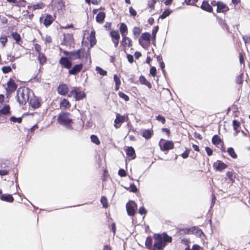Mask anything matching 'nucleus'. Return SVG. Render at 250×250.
Instances as JSON below:
<instances>
[{"instance_id": "nucleus-1", "label": "nucleus", "mask_w": 250, "mask_h": 250, "mask_svg": "<svg viewBox=\"0 0 250 250\" xmlns=\"http://www.w3.org/2000/svg\"><path fill=\"white\" fill-rule=\"evenodd\" d=\"M172 241V237L166 232L154 233L152 237L151 236L146 237L145 246L148 250H164L167 243Z\"/></svg>"}, {"instance_id": "nucleus-2", "label": "nucleus", "mask_w": 250, "mask_h": 250, "mask_svg": "<svg viewBox=\"0 0 250 250\" xmlns=\"http://www.w3.org/2000/svg\"><path fill=\"white\" fill-rule=\"evenodd\" d=\"M31 94L34 95L31 89L26 86H21L17 92V101L20 104L25 105L29 101Z\"/></svg>"}, {"instance_id": "nucleus-3", "label": "nucleus", "mask_w": 250, "mask_h": 250, "mask_svg": "<svg viewBox=\"0 0 250 250\" xmlns=\"http://www.w3.org/2000/svg\"><path fill=\"white\" fill-rule=\"evenodd\" d=\"M71 114L69 112H62L59 114L57 118L58 123L62 125L65 126L69 129H72L71 124L73 123V120L70 118Z\"/></svg>"}, {"instance_id": "nucleus-4", "label": "nucleus", "mask_w": 250, "mask_h": 250, "mask_svg": "<svg viewBox=\"0 0 250 250\" xmlns=\"http://www.w3.org/2000/svg\"><path fill=\"white\" fill-rule=\"evenodd\" d=\"M68 97H73L75 101H80L84 99L86 97V94L84 91L81 90L79 87H73L67 95Z\"/></svg>"}, {"instance_id": "nucleus-5", "label": "nucleus", "mask_w": 250, "mask_h": 250, "mask_svg": "<svg viewBox=\"0 0 250 250\" xmlns=\"http://www.w3.org/2000/svg\"><path fill=\"white\" fill-rule=\"evenodd\" d=\"M69 54L74 59L83 60L84 58L87 60L88 57L90 59V53L85 52V50L84 48L70 52Z\"/></svg>"}, {"instance_id": "nucleus-6", "label": "nucleus", "mask_w": 250, "mask_h": 250, "mask_svg": "<svg viewBox=\"0 0 250 250\" xmlns=\"http://www.w3.org/2000/svg\"><path fill=\"white\" fill-rule=\"evenodd\" d=\"M128 121H129L128 114H126L122 115L120 113H116V118L114 121V126L116 129L119 128L122 124Z\"/></svg>"}, {"instance_id": "nucleus-7", "label": "nucleus", "mask_w": 250, "mask_h": 250, "mask_svg": "<svg viewBox=\"0 0 250 250\" xmlns=\"http://www.w3.org/2000/svg\"><path fill=\"white\" fill-rule=\"evenodd\" d=\"M151 38V36L149 33H143L139 38V43L144 48L148 47L150 44Z\"/></svg>"}, {"instance_id": "nucleus-8", "label": "nucleus", "mask_w": 250, "mask_h": 250, "mask_svg": "<svg viewBox=\"0 0 250 250\" xmlns=\"http://www.w3.org/2000/svg\"><path fill=\"white\" fill-rule=\"evenodd\" d=\"M160 149L163 151H168L174 147V144L173 141L165 140L161 139L159 143Z\"/></svg>"}, {"instance_id": "nucleus-9", "label": "nucleus", "mask_w": 250, "mask_h": 250, "mask_svg": "<svg viewBox=\"0 0 250 250\" xmlns=\"http://www.w3.org/2000/svg\"><path fill=\"white\" fill-rule=\"evenodd\" d=\"M109 35L111 38V41L114 43V47L117 48L118 46L120 35L118 30H111L109 33Z\"/></svg>"}, {"instance_id": "nucleus-10", "label": "nucleus", "mask_w": 250, "mask_h": 250, "mask_svg": "<svg viewBox=\"0 0 250 250\" xmlns=\"http://www.w3.org/2000/svg\"><path fill=\"white\" fill-rule=\"evenodd\" d=\"M83 63L76 64L69 69L68 74L70 75L76 76L83 70Z\"/></svg>"}, {"instance_id": "nucleus-11", "label": "nucleus", "mask_w": 250, "mask_h": 250, "mask_svg": "<svg viewBox=\"0 0 250 250\" xmlns=\"http://www.w3.org/2000/svg\"><path fill=\"white\" fill-rule=\"evenodd\" d=\"M17 86L18 85L15 81L13 79L10 78L7 83L6 92L9 94H12L16 90Z\"/></svg>"}, {"instance_id": "nucleus-12", "label": "nucleus", "mask_w": 250, "mask_h": 250, "mask_svg": "<svg viewBox=\"0 0 250 250\" xmlns=\"http://www.w3.org/2000/svg\"><path fill=\"white\" fill-rule=\"evenodd\" d=\"M122 37L121 44L123 47L124 51L125 52L127 48L130 47L133 45L132 41L127 36H122Z\"/></svg>"}, {"instance_id": "nucleus-13", "label": "nucleus", "mask_w": 250, "mask_h": 250, "mask_svg": "<svg viewBox=\"0 0 250 250\" xmlns=\"http://www.w3.org/2000/svg\"><path fill=\"white\" fill-rule=\"evenodd\" d=\"M190 232L192 233L195 232L198 234L203 233L202 230L196 227H193L190 229H181L179 231V232L181 234H189Z\"/></svg>"}, {"instance_id": "nucleus-14", "label": "nucleus", "mask_w": 250, "mask_h": 250, "mask_svg": "<svg viewBox=\"0 0 250 250\" xmlns=\"http://www.w3.org/2000/svg\"><path fill=\"white\" fill-rule=\"evenodd\" d=\"M41 102L40 98L34 96L30 99L29 104L33 108L37 109L41 106Z\"/></svg>"}, {"instance_id": "nucleus-15", "label": "nucleus", "mask_w": 250, "mask_h": 250, "mask_svg": "<svg viewBox=\"0 0 250 250\" xmlns=\"http://www.w3.org/2000/svg\"><path fill=\"white\" fill-rule=\"evenodd\" d=\"M229 7L226 3L221 1H218L216 9L217 13H222L225 14L229 11Z\"/></svg>"}, {"instance_id": "nucleus-16", "label": "nucleus", "mask_w": 250, "mask_h": 250, "mask_svg": "<svg viewBox=\"0 0 250 250\" xmlns=\"http://www.w3.org/2000/svg\"><path fill=\"white\" fill-rule=\"evenodd\" d=\"M59 63L62 67L69 69L72 66V62L66 57H62L59 60Z\"/></svg>"}, {"instance_id": "nucleus-17", "label": "nucleus", "mask_w": 250, "mask_h": 250, "mask_svg": "<svg viewBox=\"0 0 250 250\" xmlns=\"http://www.w3.org/2000/svg\"><path fill=\"white\" fill-rule=\"evenodd\" d=\"M57 91L60 95L62 96L68 95L69 92L68 86L65 83H60L57 87Z\"/></svg>"}, {"instance_id": "nucleus-18", "label": "nucleus", "mask_w": 250, "mask_h": 250, "mask_svg": "<svg viewBox=\"0 0 250 250\" xmlns=\"http://www.w3.org/2000/svg\"><path fill=\"white\" fill-rule=\"evenodd\" d=\"M133 205H136L134 202L131 201L130 203H127L126 205L127 214L130 216H134L136 213Z\"/></svg>"}, {"instance_id": "nucleus-19", "label": "nucleus", "mask_w": 250, "mask_h": 250, "mask_svg": "<svg viewBox=\"0 0 250 250\" xmlns=\"http://www.w3.org/2000/svg\"><path fill=\"white\" fill-rule=\"evenodd\" d=\"M200 7L203 10H204L206 12L209 13H211L213 12V8L212 6L209 4L208 1L207 0H204L202 1Z\"/></svg>"}, {"instance_id": "nucleus-20", "label": "nucleus", "mask_w": 250, "mask_h": 250, "mask_svg": "<svg viewBox=\"0 0 250 250\" xmlns=\"http://www.w3.org/2000/svg\"><path fill=\"white\" fill-rule=\"evenodd\" d=\"M213 167L216 170L221 171L226 169L228 166L221 161L218 160L213 164Z\"/></svg>"}, {"instance_id": "nucleus-21", "label": "nucleus", "mask_w": 250, "mask_h": 250, "mask_svg": "<svg viewBox=\"0 0 250 250\" xmlns=\"http://www.w3.org/2000/svg\"><path fill=\"white\" fill-rule=\"evenodd\" d=\"M126 155L130 158L131 159L133 160L136 158L135 151L133 147L127 146L126 149H125Z\"/></svg>"}, {"instance_id": "nucleus-22", "label": "nucleus", "mask_w": 250, "mask_h": 250, "mask_svg": "<svg viewBox=\"0 0 250 250\" xmlns=\"http://www.w3.org/2000/svg\"><path fill=\"white\" fill-rule=\"evenodd\" d=\"M0 199L2 201L8 203H13L14 201V198L11 194H2L0 196Z\"/></svg>"}, {"instance_id": "nucleus-23", "label": "nucleus", "mask_w": 250, "mask_h": 250, "mask_svg": "<svg viewBox=\"0 0 250 250\" xmlns=\"http://www.w3.org/2000/svg\"><path fill=\"white\" fill-rule=\"evenodd\" d=\"M71 104L68 99L63 98L60 103V107L64 109H69Z\"/></svg>"}, {"instance_id": "nucleus-24", "label": "nucleus", "mask_w": 250, "mask_h": 250, "mask_svg": "<svg viewBox=\"0 0 250 250\" xmlns=\"http://www.w3.org/2000/svg\"><path fill=\"white\" fill-rule=\"evenodd\" d=\"M54 21V18L50 14H47L43 21V24L46 26L48 27Z\"/></svg>"}, {"instance_id": "nucleus-25", "label": "nucleus", "mask_w": 250, "mask_h": 250, "mask_svg": "<svg viewBox=\"0 0 250 250\" xmlns=\"http://www.w3.org/2000/svg\"><path fill=\"white\" fill-rule=\"evenodd\" d=\"M106 14L104 12H99L96 17V21L97 22L102 24L104 21L105 18Z\"/></svg>"}, {"instance_id": "nucleus-26", "label": "nucleus", "mask_w": 250, "mask_h": 250, "mask_svg": "<svg viewBox=\"0 0 250 250\" xmlns=\"http://www.w3.org/2000/svg\"><path fill=\"white\" fill-rule=\"evenodd\" d=\"M153 130L152 129H145L142 132V135L146 139H150L153 135Z\"/></svg>"}, {"instance_id": "nucleus-27", "label": "nucleus", "mask_w": 250, "mask_h": 250, "mask_svg": "<svg viewBox=\"0 0 250 250\" xmlns=\"http://www.w3.org/2000/svg\"><path fill=\"white\" fill-rule=\"evenodd\" d=\"M232 125L233 129L235 132V135H237L240 132L241 130L240 122L237 120H234L232 122Z\"/></svg>"}, {"instance_id": "nucleus-28", "label": "nucleus", "mask_w": 250, "mask_h": 250, "mask_svg": "<svg viewBox=\"0 0 250 250\" xmlns=\"http://www.w3.org/2000/svg\"><path fill=\"white\" fill-rule=\"evenodd\" d=\"M119 30L122 36H127L128 34V28L125 23H121L120 24Z\"/></svg>"}, {"instance_id": "nucleus-29", "label": "nucleus", "mask_w": 250, "mask_h": 250, "mask_svg": "<svg viewBox=\"0 0 250 250\" xmlns=\"http://www.w3.org/2000/svg\"><path fill=\"white\" fill-rule=\"evenodd\" d=\"M38 60L40 65L42 66L46 63L47 59L44 53H42L38 54Z\"/></svg>"}, {"instance_id": "nucleus-30", "label": "nucleus", "mask_w": 250, "mask_h": 250, "mask_svg": "<svg viewBox=\"0 0 250 250\" xmlns=\"http://www.w3.org/2000/svg\"><path fill=\"white\" fill-rule=\"evenodd\" d=\"M212 143L216 146H217L219 145L220 143H222V144H224V142H223L222 140L221 139L220 137L218 135H215L213 136L211 139Z\"/></svg>"}, {"instance_id": "nucleus-31", "label": "nucleus", "mask_w": 250, "mask_h": 250, "mask_svg": "<svg viewBox=\"0 0 250 250\" xmlns=\"http://www.w3.org/2000/svg\"><path fill=\"white\" fill-rule=\"evenodd\" d=\"M139 80L141 84L147 86L149 88L152 87L151 83L148 82L143 75H141L139 77Z\"/></svg>"}, {"instance_id": "nucleus-32", "label": "nucleus", "mask_w": 250, "mask_h": 250, "mask_svg": "<svg viewBox=\"0 0 250 250\" xmlns=\"http://www.w3.org/2000/svg\"><path fill=\"white\" fill-rule=\"evenodd\" d=\"M10 114V106L9 105H5L3 108L0 109V116L6 115Z\"/></svg>"}, {"instance_id": "nucleus-33", "label": "nucleus", "mask_w": 250, "mask_h": 250, "mask_svg": "<svg viewBox=\"0 0 250 250\" xmlns=\"http://www.w3.org/2000/svg\"><path fill=\"white\" fill-rule=\"evenodd\" d=\"M89 41L90 42V47H93L94 45L96 44V40L95 38V31H93L91 32Z\"/></svg>"}, {"instance_id": "nucleus-34", "label": "nucleus", "mask_w": 250, "mask_h": 250, "mask_svg": "<svg viewBox=\"0 0 250 250\" xmlns=\"http://www.w3.org/2000/svg\"><path fill=\"white\" fill-rule=\"evenodd\" d=\"M142 31V28L138 26H134L132 29V33L134 38H138L141 33Z\"/></svg>"}, {"instance_id": "nucleus-35", "label": "nucleus", "mask_w": 250, "mask_h": 250, "mask_svg": "<svg viewBox=\"0 0 250 250\" xmlns=\"http://www.w3.org/2000/svg\"><path fill=\"white\" fill-rule=\"evenodd\" d=\"M227 152L229 155L233 159H236L237 158V155L235 153L233 148L230 147L227 149Z\"/></svg>"}, {"instance_id": "nucleus-36", "label": "nucleus", "mask_w": 250, "mask_h": 250, "mask_svg": "<svg viewBox=\"0 0 250 250\" xmlns=\"http://www.w3.org/2000/svg\"><path fill=\"white\" fill-rule=\"evenodd\" d=\"M244 74L241 73L238 76L236 77L235 82L242 86L243 83Z\"/></svg>"}, {"instance_id": "nucleus-37", "label": "nucleus", "mask_w": 250, "mask_h": 250, "mask_svg": "<svg viewBox=\"0 0 250 250\" xmlns=\"http://www.w3.org/2000/svg\"><path fill=\"white\" fill-rule=\"evenodd\" d=\"M101 203L104 208H106L108 207V200L107 198L104 196H102L101 198Z\"/></svg>"}, {"instance_id": "nucleus-38", "label": "nucleus", "mask_w": 250, "mask_h": 250, "mask_svg": "<svg viewBox=\"0 0 250 250\" xmlns=\"http://www.w3.org/2000/svg\"><path fill=\"white\" fill-rule=\"evenodd\" d=\"M227 176L232 183H233L235 181L234 172L233 170L228 171L227 173Z\"/></svg>"}, {"instance_id": "nucleus-39", "label": "nucleus", "mask_w": 250, "mask_h": 250, "mask_svg": "<svg viewBox=\"0 0 250 250\" xmlns=\"http://www.w3.org/2000/svg\"><path fill=\"white\" fill-rule=\"evenodd\" d=\"M90 139L92 143L95 144L97 145H100L101 144L100 141L98 137L95 135H91L90 136Z\"/></svg>"}, {"instance_id": "nucleus-40", "label": "nucleus", "mask_w": 250, "mask_h": 250, "mask_svg": "<svg viewBox=\"0 0 250 250\" xmlns=\"http://www.w3.org/2000/svg\"><path fill=\"white\" fill-rule=\"evenodd\" d=\"M9 120L13 123H21L22 122V118L21 117L17 118L15 116H12L10 118Z\"/></svg>"}, {"instance_id": "nucleus-41", "label": "nucleus", "mask_w": 250, "mask_h": 250, "mask_svg": "<svg viewBox=\"0 0 250 250\" xmlns=\"http://www.w3.org/2000/svg\"><path fill=\"white\" fill-rule=\"evenodd\" d=\"M45 4L43 2H40L35 4H34L32 6L33 10H35L37 9H41L44 7Z\"/></svg>"}, {"instance_id": "nucleus-42", "label": "nucleus", "mask_w": 250, "mask_h": 250, "mask_svg": "<svg viewBox=\"0 0 250 250\" xmlns=\"http://www.w3.org/2000/svg\"><path fill=\"white\" fill-rule=\"evenodd\" d=\"M12 36L13 39L17 43L19 42L21 40V36L17 32H14L12 34Z\"/></svg>"}, {"instance_id": "nucleus-43", "label": "nucleus", "mask_w": 250, "mask_h": 250, "mask_svg": "<svg viewBox=\"0 0 250 250\" xmlns=\"http://www.w3.org/2000/svg\"><path fill=\"white\" fill-rule=\"evenodd\" d=\"M96 70L97 72L101 75L103 76H106L107 75V72L101 68L100 67L97 66L96 68Z\"/></svg>"}, {"instance_id": "nucleus-44", "label": "nucleus", "mask_w": 250, "mask_h": 250, "mask_svg": "<svg viewBox=\"0 0 250 250\" xmlns=\"http://www.w3.org/2000/svg\"><path fill=\"white\" fill-rule=\"evenodd\" d=\"M7 37L5 35L1 36L0 37V43L2 44V47H4L7 42Z\"/></svg>"}, {"instance_id": "nucleus-45", "label": "nucleus", "mask_w": 250, "mask_h": 250, "mask_svg": "<svg viewBox=\"0 0 250 250\" xmlns=\"http://www.w3.org/2000/svg\"><path fill=\"white\" fill-rule=\"evenodd\" d=\"M156 3V0H149L148 1L147 6L152 10L154 9V5Z\"/></svg>"}, {"instance_id": "nucleus-46", "label": "nucleus", "mask_w": 250, "mask_h": 250, "mask_svg": "<svg viewBox=\"0 0 250 250\" xmlns=\"http://www.w3.org/2000/svg\"><path fill=\"white\" fill-rule=\"evenodd\" d=\"M118 95L120 97V98L124 99L126 102L129 100V97L127 95H126L125 93H123V92L120 91L118 93Z\"/></svg>"}, {"instance_id": "nucleus-47", "label": "nucleus", "mask_w": 250, "mask_h": 250, "mask_svg": "<svg viewBox=\"0 0 250 250\" xmlns=\"http://www.w3.org/2000/svg\"><path fill=\"white\" fill-rule=\"evenodd\" d=\"M159 30L158 26H154L152 31V38L154 41L156 40V34Z\"/></svg>"}, {"instance_id": "nucleus-48", "label": "nucleus", "mask_w": 250, "mask_h": 250, "mask_svg": "<svg viewBox=\"0 0 250 250\" xmlns=\"http://www.w3.org/2000/svg\"><path fill=\"white\" fill-rule=\"evenodd\" d=\"M191 149L189 148H186L185 151L181 154V156L183 159L187 158L190 153Z\"/></svg>"}, {"instance_id": "nucleus-49", "label": "nucleus", "mask_w": 250, "mask_h": 250, "mask_svg": "<svg viewBox=\"0 0 250 250\" xmlns=\"http://www.w3.org/2000/svg\"><path fill=\"white\" fill-rule=\"evenodd\" d=\"M171 11L169 10H165L162 15L160 16V18L162 19H165L167 16H168L170 14Z\"/></svg>"}, {"instance_id": "nucleus-50", "label": "nucleus", "mask_w": 250, "mask_h": 250, "mask_svg": "<svg viewBox=\"0 0 250 250\" xmlns=\"http://www.w3.org/2000/svg\"><path fill=\"white\" fill-rule=\"evenodd\" d=\"M1 70L4 74H7L12 71V68L9 66H3Z\"/></svg>"}, {"instance_id": "nucleus-51", "label": "nucleus", "mask_w": 250, "mask_h": 250, "mask_svg": "<svg viewBox=\"0 0 250 250\" xmlns=\"http://www.w3.org/2000/svg\"><path fill=\"white\" fill-rule=\"evenodd\" d=\"M129 12L130 13V15L133 18L137 15L136 11L132 6L129 7Z\"/></svg>"}, {"instance_id": "nucleus-52", "label": "nucleus", "mask_w": 250, "mask_h": 250, "mask_svg": "<svg viewBox=\"0 0 250 250\" xmlns=\"http://www.w3.org/2000/svg\"><path fill=\"white\" fill-rule=\"evenodd\" d=\"M220 24L222 26V28L226 29L228 31L229 30V27L227 25L225 20H221L220 21Z\"/></svg>"}, {"instance_id": "nucleus-53", "label": "nucleus", "mask_w": 250, "mask_h": 250, "mask_svg": "<svg viewBox=\"0 0 250 250\" xmlns=\"http://www.w3.org/2000/svg\"><path fill=\"white\" fill-rule=\"evenodd\" d=\"M34 48L36 52L39 54L40 53H42V47L38 43H35L34 44Z\"/></svg>"}, {"instance_id": "nucleus-54", "label": "nucleus", "mask_w": 250, "mask_h": 250, "mask_svg": "<svg viewBox=\"0 0 250 250\" xmlns=\"http://www.w3.org/2000/svg\"><path fill=\"white\" fill-rule=\"evenodd\" d=\"M129 191L134 193H136L138 191V189L134 184H130Z\"/></svg>"}, {"instance_id": "nucleus-55", "label": "nucleus", "mask_w": 250, "mask_h": 250, "mask_svg": "<svg viewBox=\"0 0 250 250\" xmlns=\"http://www.w3.org/2000/svg\"><path fill=\"white\" fill-rule=\"evenodd\" d=\"M197 1L198 0H185V2L187 5H196Z\"/></svg>"}, {"instance_id": "nucleus-56", "label": "nucleus", "mask_w": 250, "mask_h": 250, "mask_svg": "<svg viewBox=\"0 0 250 250\" xmlns=\"http://www.w3.org/2000/svg\"><path fill=\"white\" fill-rule=\"evenodd\" d=\"M156 118L157 120H158V121L161 122L163 124H165V123H166V119L162 115H159L156 116Z\"/></svg>"}, {"instance_id": "nucleus-57", "label": "nucleus", "mask_w": 250, "mask_h": 250, "mask_svg": "<svg viewBox=\"0 0 250 250\" xmlns=\"http://www.w3.org/2000/svg\"><path fill=\"white\" fill-rule=\"evenodd\" d=\"M239 61H240V63L244 64V63H245L244 54L242 52L239 53Z\"/></svg>"}, {"instance_id": "nucleus-58", "label": "nucleus", "mask_w": 250, "mask_h": 250, "mask_svg": "<svg viewBox=\"0 0 250 250\" xmlns=\"http://www.w3.org/2000/svg\"><path fill=\"white\" fill-rule=\"evenodd\" d=\"M156 68L154 66H152L150 69V74L153 77L156 76Z\"/></svg>"}, {"instance_id": "nucleus-59", "label": "nucleus", "mask_w": 250, "mask_h": 250, "mask_svg": "<svg viewBox=\"0 0 250 250\" xmlns=\"http://www.w3.org/2000/svg\"><path fill=\"white\" fill-rule=\"evenodd\" d=\"M118 174L123 177L126 176V172L124 169L121 168L118 171Z\"/></svg>"}, {"instance_id": "nucleus-60", "label": "nucleus", "mask_w": 250, "mask_h": 250, "mask_svg": "<svg viewBox=\"0 0 250 250\" xmlns=\"http://www.w3.org/2000/svg\"><path fill=\"white\" fill-rule=\"evenodd\" d=\"M146 212H147L146 210L143 206L141 207L139 209V213L141 215L146 214Z\"/></svg>"}, {"instance_id": "nucleus-61", "label": "nucleus", "mask_w": 250, "mask_h": 250, "mask_svg": "<svg viewBox=\"0 0 250 250\" xmlns=\"http://www.w3.org/2000/svg\"><path fill=\"white\" fill-rule=\"evenodd\" d=\"M126 58L128 62L130 63H132L134 62L133 57L132 55L127 54L126 55Z\"/></svg>"}, {"instance_id": "nucleus-62", "label": "nucleus", "mask_w": 250, "mask_h": 250, "mask_svg": "<svg viewBox=\"0 0 250 250\" xmlns=\"http://www.w3.org/2000/svg\"><path fill=\"white\" fill-rule=\"evenodd\" d=\"M114 80L115 83V84H121V81L120 78L118 77L117 75L114 76Z\"/></svg>"}, {"instance_id": "nucleus-63", "label": "nucleus", "mask_w": 250, "mask_h": 250, "mask_svg": "<svg viewBox=\"0 0 250 250\" xmlns=\"http://www.w3.org/2000/svg\"><path fill=\"white\" fill-rule=\"evenodd\" d=\"M107 176V170L106 169H105V170H104V173L101 177L102 181H105L106 180Z\"/></svg>"}, {"instance_id": "nucleus-64", "label": "nucleus", "mask_w": 250, "mask_h": 250, "mask_svg": "<svg viewBox=\"0 0 250 250\" xmlns=\"http://www.w3.org/2000/svg\"><path fill=\"white\" fill-rule=\"evenodd\" d=\"M205 150L208 155V156H210L212 155L213 151L209 147H206Z\"/></svg>"}]
</instances>
